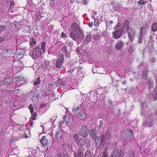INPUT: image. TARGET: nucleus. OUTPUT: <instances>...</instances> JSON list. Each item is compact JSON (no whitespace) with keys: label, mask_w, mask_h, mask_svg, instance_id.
Instances as JSON below:
<instances>
[{"label":"nucleus","mask_w":157,"mask_h":157,"mask_svg":"<svg viewBox=\"0 0 157 157\" xmlns=\"http://www.w3.org/2000/svg\"><path fill=\"white\" fill-rule=\"evenodd\" d=\"M40 142L43 146H46L48 144V140L45 136H44L41 138Z\"/></svg>","instance_id":"20"},{"label":"nucleus","mask_w":157,"mask_h":157,"mask_svg":"<svg viewBox=\"0 0 157 157\" xmlns=\"http://www.w3.org/2000/svg\"><path fill=\"white\" fill-rule=\"evenodd\" d=\"M96 130L94 128L90 130V135L92 138L95 139V137L96 136Z\"/></svg>","instance_id":"25"},{"label":"nucleus","mask_w":157,"mask_h":157,"mask_svg":"<svg viewBox=\"0 0 157 157\" xmlns=\"http://www.w3.org/2000/svg\"><path fill=\"white\" fill-rule=\"evenodd\" d=\"M91 156L92 155L90 153L87 151L85 153V157H91Z\"/></svg>","instance_id":"46"},{"label":"nucleus","mask_w":157,"mask_h":157,"mask_svg":"<svg viewBox=\"0 0 157 157\" xmlns=\"http://www.w3.org/2000/svg\"><path fill=\"white\" fill-rule=\"evenodd\" d=\"M13 78L12 77H8L6 78L3 81L0 82V86H2L5 84V83L9 84L12 82Z\"/></svg>","instance_id":"13"},{"label":"nucleus","mask_w":157,"mask_h":157,"mask_svg":"<svg viewBox=\"0 0 157 157\" xmlns=\"http://www.w3.org/2000/svg\"><path fill=\"white\" fill-rule=\"evenodd\" d=\"M45 42H42L41 45V50H42L43 52L44 53L45 52Z\"/></svg>","instance_id":"32"},{"label":"nucleus","mask_w":157,"mask_h":157,"mask_svg":"<svg viewBox=\"0 0 157 157\" xmlns=\"http://www.w3.org/2000/svg\"><path fill=\"white\" fill-rule=\"evenodd\" d=\"M104 123V121L103 120L100 121L99 122V127L101 128L103 127Z\"/></svg>","instance_id":"52"},{"label":"nucleus","mask_w":157,"mask_h":157,"mask_svg":"<svg viewBox=\"0 0 157 157\" xmlns=\"http://www.w3.org/2000/svg\"><path fill=\"white\" fill-rule=\"evenodd\" d=\"M62 50L63 53L65 54H66L67 55L69 54V52H68L66 47H63L62 48Z\"/></svg>","instance_id":"35"},{"label":"nucleus","mask_w":157,"mask_h":157,"mask_svg":"<svg viewBox=\"0 0 157 157\" xmlns=\"http://www.w3.org/2000/svg\"><path fill=\"white\" fill-rule=\"evenodd\" d=\"M36 42L35 40L33 38H32L31 39V41L30 42V47L32 48V46L34 45H35L36 44Z\"/></svg>","instance_id":"33"},{"label":"nucleus","mask_w":157,"mask_h":157,"mask_svg":"<svg viewBox=\"0 0 157 157\" xmlns=\"http://www.w3.org/2000/svg\"><path fill=\"white\" fill-rule=\"evenodd\" d=\"M78 115V117L81 120L85 119L87 117L86 114L83 110L81 111Z\"/></svg>","instance_id":"18"},{"label":"nucleus","mask_w":157,"mask_h":157,"mask_svg":"<svg viewBox=\"0 0 157 157\" xmlns=\"http://www.w3.org/2000/svg\"><path fill=\"white\" fill-rule=\"evenodd\" d=\"M121 26V24L120 23H117L116 26L114 28V30L116 29H120Z\"/></svg>","instance_id":"47"},{"label":"nucleus","mask_w":157,"mask_h":157,"mask_svg":"<svg viewBox=\"0 0 157 157\" xmlns=\"http://www.w3.org/2000/svg\"><path fill=\"white\" fill-rule=\"evenodd\" d=\"M108 106L107 108V110H109L110 112H113L114 111L113 106V103L111 101H109L108 102Z\"/></svg>","instance_id":"17"},{"label":"nucleus","mask_w":157,"mask_h":157,"mask_svg":"<svg viewBox=\"0 0 157 157\" xmlns=\"http://www.w3.org/2000/svg\"><path fill=\"white\" fill-rule=\"evenodd\" d=\"M119 152V150L117 149H114L113 153L109 157H117V154Z\"/></svg>","instance_id":"29"},{"label":"nucleus","mask_w":157,"mask_h":157,"mask_svg":"<svg viewBox=\"0 0 157 157\" xmlns=\"http://www.w3.org/2000/svg\"><path fill=\"white\" fill-rule=\"evenodd\" d=\"M76 144L78 145L80 147L82 148V147L84 145V140L80 138V140H79L76 142Z\"/></svg>","instance_id":"26"},{"label":"nucleus","mask_w":157,"mask_h":157,"mask_svg":"<svg viewBox=\"0 0 157 157\" xmlns=\"http://www.w3.org/2000/svg\"><path fill=\"white\" fill-rule=\"evenodd\" d=\"M85 143L87 146H88V145H90V140H87L86 141Z\"/></svg>","instance_id":"55"},{"label":"nucleus","mask_w":157,"mask_h":157,"mask_svg":"<svg viewBox=\"0 0 157 157\" xmlns=\"http://www.w3.org/2000/svg\"><path fill=\"white\" fill-rule=\"evenodd\" d=\"M74 69L72 70L71 68L70 70L68 71V72L70 73H72L73 71H74Z\"/></svg>","instance_id":"61"},{"label":"nucleus","mask_w":157,"mask_h":157,"mask_svg":"<svg viewBox=\"0 0 157 157\" xmlns=\"http://www.w3.org/2000/svg\"><path fill=\"white\" fill-rule=\"evenodd\" d=\"M146 3V0H140L138 2V4L140 5H142Z\"/></svg>","instance_id":"45"},{"label":"nucleus","mask_w":157,"mask_h":157,"mask_svg":"<svg viewBox=\"0 0 157 157\" xmlns=\"http://www.w3.org/2000/svg\"><path fill=\"white\" fill-rule=\"evenodd\" d=\"M93 23L92 22H90L88 24L90 28L92 27L93 26Z\"/></svg>","instance_id":"58"},{"label":"nucleus","mask_w":157,"mask_h":157,"mask_svg":"<svg viewBox=\"0 0 157 157\" xmlns=\"http://www.w3.org/2000/svg\"><path fill=\"white\" fill-rule=\"evenodd\" d=\"M147 29L144 27H142L140 28V31L139 33L140 35L142 36H144L146 35L147 31Z\"/></svg>","instance_id":"21"},{"label":"nucleus","mask_w":157,"mask_h":157,"mask_svg":"<svg viewBox=\"0 0 157 157\" xmlns=\"http://www.w3.org/2000/svg\"><path fill=\"white\" fill-rule=\"evenodd\" d=\"M128 36L129 40L131 41H133L134 39V32L132 31L130 32L129 31L128 32Z\"/></svg>","instance_id":"24"},{"label":"nucleus","mask_w":157,"mask_h":157,"mask_svg":"<svg viewBox=\"0 0 157 157\" xmlns=\"http://www.w3.org/2000/svg\"><path fill=\"white\" fill-rule=\"evenodd\" d=\"M42 52L39 46H37L33 50L32 53V57L33 58L36 59L40 56Z\"/></svg>","instance_id":"3"},{"label":"nucleus","mask_w":157,"mask_h":157,"mask_svg":"<svg viewBox=\"0 0 157 157\" xmlns=\"http://www.w3.org/2000/svg\"><path fill=\"white\" fill-rule=\"evenodd\" d=\"M153 117L152 115L149 116L147 118V120H145L144 122V125L145 127L147 126L148 127H151L152 126V120L151 119Z\"/></svg>","instance_id":"6"},{"label":"nucleus","mask_w":157,"mask_h":157,"mask_svg":"<svg viewBox=\"0 0 157 157\" xmlns=\"http://www.w3.org/2000/svg\"><path fill=\"white\" fill-rule=\"evenodd\" d=\"M29 109L30 110V112L32 113L33 112L34 110L33 106L32 105L30 104L29 106Z\"/></svg>","instance_id":"49"},{"label":"nucleus","mask_w":157,"mask_h":157,"mask_svg":"<svg viewBox=\"0 0 157 157\" xmlns=\"http://www.w3.org/2000/svg\"><path fill=\"white\" fill-rule=\"evenodd\" d=\"M4 40V38L0 37V43H2Z\"/></svg>","instance_id":"60"},{"label":"nucleus","mask_w":157,"mask_h":157,"mask_svg":"<svg viewBox=\"0 0 157 157\" xmlns=\"http://www.w3.org/2000/svg\"><path fill=\"white\" fill-rule=\"evenodd\" d=\"M152 31L155 32L157 31V22L154 23L151 26Z\"/></svg>","instance_id":"27"},{"label":"nucleus","mask_w":157,"mask_h":157,"mask_svg":"<svg viewBox=\"0 0 157 157\" xmlns=\"http://www.w3.org/2000/svg\"><path fill=\"white\" fill-rule=\"evenodd\" d=\"M155 61V60L154 59H152L151 60V62L152 63H154Z\"/></svg>","instance_id":"63"},{"label":"nucleus","mask_w":157,"mask_h":157,"mask_svg":"<svg viewBox=\"0 0 157 157\" xmlns=\"http://www.w3.org/2000/svg\"><path fill=\"white\" fill-rule=\"evenodd\" d=\"M124 46V43L120 40L117 42L115 47L117 49L120 50L123 48Z\"/></svg>","instance_id":"15"},{"label":"nucleus","mask_w":157,"mask_h":157,"mask_svg":"<svg viewBox=\"0 0 157 157\" xmlns=\"http://www.w3.org/2000/svg\"><path fill=\"white\" fill-rule=\"evenodd\" d=\"M28 137V136L27 134L25 133L24 132H23L22 133H21L20 135V136L19 138H27Z\"/></svg>","instance_id":"41"},{"label":"nucleus","mask_w":157,"mask_h":157,"mask_svg":"<svg viewBox=\"0 0 157 157\" xmlns=\"http://www.w3.org/2000/svg\"><path fill=\"white\" fill-rule=\"evenodd\" d=\"M128 157H137L136 156H135L134 153L132 151H130L128 155Z\"/></svg>","instance_id":"39"},{"label":"nucleus","mask_w":157,"mask_h":157,"mask_svg":"<svg viewBox=\"0 0 157 157\" xmlns=\"http://www.w3.org/2000/svg\"><path fill=\"white\" fill-rule=\"evenodd\" d=\"M93 38L94 40H98L99 39V36L97 35H94L93 36Z\"/></svg>","instance_id":"54"},{"label":"nucleus","mask_w":157,"mask_h":157,"mask_svg":"<svg viewBox=\"0 0 157 157\" xmlns=\"http://www.w3.org/2000/svg\"><path fill=\"white\" fill-rule=\"evenodd\" d=\"M62 146L63 148L65 147L66 146V144H63L62 145Z\"/></svg>","instance_id":"64"},{"label":"nucleus","mask_w":157,"mask_h":157,"mask_svg":"<svg viewBox=\"0 0 157 157\" xmlns=\"http://www.w3.org/2000/svg\"><path fill=\"white\" fill-rule=\"evenodd\" d=\"M153 97H154V100L155 101L157 99V88L155 89V91L153 93Z\"/></svg>","instance_id":"38"},{"label":"nucleus","mask_w":157,"mask_h":157,"mask_svg":"<svg viewBox=\"0 0 157 157\" xmlns=\"http://www.w3.org/2000/svg\"><path fill=\"white\" fill-rule=\"evenodd\" d=\"M17 140L16 139H15V138H12L10 140V143H12L14 142L15 141H16Z\"/></svg>","instance_id":"57"},{"label":"nucleus","mask_w":157,"mask_h":157,"mask_svg":"<svg viewBox=\"0 0 157 157\" xmlns=\"http://www.w3.org/2000/svg\"><path fill=\"white\" fill-rule=\"evenodd\" d=\"M143 36H142L141 35H140L139 34L138 37V43L139 44H141L143 42Z\"/></svg>","instance_id":"44"},{"label":"nucleus","mask_w":157,"mask_h":157,"mask_svg":"<svg viewBox=\"0 0 157 157\" xmlns=\"http://www.w3.org/2000/svg\"><path fill=\"white\" fill-rule=\"evenodd\" d=\"M150 43V42L148 41V45L147 46V48L149 52H152L154 50L153 42H152L151 43V45H150L149 44Z\"/></svg>","instance_id":"23"},{"label":"nucleus","mask_w":157,"mask_h":157,"mask_svg":"<svg viewBox=\"0 0 157 157\" xmlns=\"http://www.w3.org/2000/svg\"><path fill=\"white\" fill-rule=\"evenodd\" d=\"M71 37L74 40H77L79 37L78 33L72 32L70 33Z\"/></svg>","instance_id":"14"},{"label":"nucleus","mask_w":157,"mask_h":157,"mask_svg":"<svg viewBox=\"0 0 157 157\" xmlns=\"http://www.w3.org/2000/svg\"><path fill=\"white\" fill-rule=\"evenodd\" d=\"M63 60L64 56L63 54L61 53L59 56L56 62V66L57 68L61 69L63 67L62 66L63 63Z\"/></svg>","instance_id":"2"},{"label":"nucleus","mask_w":157,"mask_h":157,"mask_svg":"<svg viewBox=\"0 0 157 157\" xmlns=\"http://www.w3.org/2000/svg\"><path fill=\"white\" fill-rule=\"evenodd\" d=\"M52 63L50 61L46 60L45 62V67L46 69L48 70V73L50 74V71L51 70Z\"/></svg>","instance_id":"12"},{"label":"nucleus","mask_w":157,"mask_h":157,"mask_svg":"<svg viewBox=\"0 0 157 157\" xmlns=\"http://www.w3.org/2000/svg\"><path fill=\"white\" fill-rule=\"evenodd\" d=\"M36 113H33L31 116L32 119L33 120H35L36 119Z\"/></svg>","instance_id":"48"},{"label":"nucleus","mask_w":157,"mask_h":157,"mask_svg":"<svg viewBox=\"0 0 157 157\" xmlns=\"http://www.w3.org/2000/svg\"><path fill=\"white\" fill-rule=\"evenodd\" d=\"M61 36L63 37L66 38L67 37V35L64 33L63 32H62L61 34Z\"/></svg>","instance_id":"56"},{"label":"nucleus","mask_w":157,"mask_h":157,"mask_svg":"<svg viewBox=\"0 0 157 157\" xmlns=\"http://www.w3.org/2000/svg\"><path fill=\"white\" fill-rule=\"evenodd\" d=\"M7 29L6 25H2L0 26V33L3 32Z\"/></svg>","instance_id":"31"},{"label":"nucleus","mask_w":157,"mask_h":157,"mask_svg":"<svg viewBox=\"0 0 157 157\" xmlns=\"http://www.w3.org/2000/svg\"><path fill=\"white\" fill-rule=\"evenodd\" d=\"M28 95L31 98H33L35 97L36 96V99L38 101V95H37L34 94L33 91L31 90L30 92L28 94Z\"/></svg>","instance_id":"19"},{"label":"nucleus","mask_w":157,"mask_h":157,"mask_svg":"<svg viewBox=\"0 0 157 157\" xmlns=\"http://www.w3.org/2000/svg\"><path fill=\"white\" fill-rule=\"evenodd\" d=\"M66 44L67 45H68V46H71V43L70 42L67 40L66 41Z\"/></svg>","instance_id":"59"},{"label":"nucleus","mask_w":157,"mask_h":157,"mask_svg":"<svg viewBox=\"0 0 157 157\" xmlns=\"http://www.w3.org/2000/svg\"><path fill=\"white\" fill-rule=\"evenodd\" d=\"M98 157H108V152L107 150L105 149L103 152L102 154H100L98 155Z\"/></svg>","instance_id":"28"},{"label":"nucleus","mask_w":157,"mask_h":157,"mask_svg":"<svg viewBox=\"0 0 157 157\" xmlns=\"http://www.w3.org/2000/svg\"><path fill=\"white\" fill-rule=\"evenodd\" d=\"M40 78L39 77H38L37 78L36 80L34 82V85H36L38 84H39L40 82Z\"/></svg>","instance_id":"43"},{"label":"nucleus","mask_w":157,"mask_h":157,"mask_svg":"<svg viewBox=\"0 0 157 157\" xmlns=\"http://www.w3.org/2000/svg\"><path fill=\"white\" fill-rule=\"evenodd\" d=\"M24 79V78L22 77H17L13 79L12 82H15L17 84H23Z\"/></svg>","instance_id":"10"},{"label":"nucleus","mask_w":157,"mask_h":157,"mask_svg":"<svg viewBox=\"0 0 157 157\" xmlns=\"http://www.w3.org/2000/svg\"><path fill=\"white\" fill-rule=\"evenodd\" d=\"M105 139V137L104 136H100V139L101 141V145L103 144Z\"/></svg>","instance_id":"51"},{"label":"nucleus","mask_w":157,"mask_h":157,"mask_svg":"<svg viewBox=\"0 0 157 157\" xmlns=\"http://www.w3.org/2000/svg\"><path fill=\"white\" fill-rule=\"evenodd\" d=\"M98 20L97 19H95L94 20V25L95 26H98Z\"/></svg>","instance_id":"53"},{"label":"nucleus","mask_w":157,"mask_h":157,"mask_svg":"<svg viewBox=\"0 0 157 157\" xmlns=\"http://www.w3.org/2000/svg\"><path fill=\"white\" fill-rule=\"evenodd\" d=\"M62 136V133L61 132H58L56 134L55 136L57 138H60Z\"/></svg>","instance_id":"40"},{"label":"nucleus","mask_w":157,"mask_h":157,"mask_svg":"<svg viewBox=\"0 0 157 157\" xmlns=\"http://www.w3.org/2000/svg\"><path fill=\"white\" fill-rule=\"evenodd\" d=\"M89 130L86 126L82 125L80 130L79 134L84 137H87L88 135Z\"/></svg>","instance_id":"4"},{"label":"nucleus","mask_w":157,"mask_h":157,"mask_svg":"<svg viewBox=\"0 0 157 157\" xmlns=\"http://www.w3.org/2000/svg\"><path fill=\"white\" fill-rule=\"evenodd\" d=\"M8 52V51L6 49L3 50H0V53H2V55L0 54V59L2 58H5L6 57L7 53Z\"/></svg>","instance_id":"16"},{"label":"nucleus","mask_w":157,"mask_h":157,"mask_svg":"<svg viewBox=\"0 0 157 157\" xmlns=\"http://www.w3.org/2000/svg\"><path fill=\"white\" fill-rule=\"evenodd\" d=\"M142 78L144 79H146L147 78V71L146 70L145 71H144L143 72V75L142 76Z\"/></svg>","instance_id":"37"},{"label":"nucleus","mask_w":157,"mask_h":157,"mask_svg":"<svg viewBox=\"0 0 157 157\" xmlns=\"http://www.w3.org/2000/svg\"><path fill=\"white\" fill-rule=\"evenodd\" d=\"M74 154L75 157H82L81 150L80 148H78L77 150L74 152Z\"/></svg>","instance_id":"22"},{"label":"nucleus","mask_w":157,"mask_h":157,"mask_svg":"<svg viewBox=\"0 0 157 157\" xmlns=\"http://www.w3.org/2000/svg\"><path fill=\"white\" fill-rule=\"evenodd\" d=\"M129 24L128 20H125L122 24V28L123 29H124L125 31H128L129 29H131V28L129 27Z\"/></svg>","instance_id":"7"},{"label":"nucleus","mask_w":157,"mask_h":157,"mask_svg":"<svg viewBox=\"0 0 157 157\" xmlns=\"http://www.w3.org/2000/svg\"><path fill=\"white\" fill-rule=\"evenodd\" d=\"M113 33V37L115 39L119 38L121 35L122 32L120 29H117Z\"/></svg>","instance_id":"8"},{"label":"nucleus","mask_w":157,"mask_h":157,"mask_svg":"<svg viewBox=\"0 0 157 157\" xmlns=\"http://www.w3.org/2000/svg\"><path fill=\"white\" fill-rule=\"evenodd\" d=\"M86 34L85 39L86 43L88 44L93 39V36L91 33L90 32H86Z\"/></svg>","instance_id":"11"},{"label":"nucleus","mask_w":157,"mask_h":157,"mask_svg":"<svg viewBox=\"0 0 157 157\" xmlns=\"http://www.w3.org/2000/svg\"><path fill=\"white\" fill-rule=\"evenodd\" d=\"M80 106L77 105L76 106H75L74 109H72V111L74 112V113H77V112L80 109L79 107Z\"/></svg>","instance_id":"36"},{"label":"nucleus","mask_w":157,"mask_h":157,"mask_svg":"<svg viewBox=\"0 0 157 157\" xmlns=\"http://www.w3.org/2000/svg\"><path fill=\"white\" fill-rule=\"evenodd\" d=\"M23 63L20 61L13 62L12 70L13 72L17 73L23 69Z\"/></svg>","instance_id":"1"},{"label":"nucleus","mask_w":157,"mask_h":157,"mask_svg":"<svg viewBox=\"0 0 157 157\" xmlns=\"http://www.w3.org/2000/svg\"><path fill=\"white\" fill-rule=\"evenodd\" d=\"M95 142L96 144L101 145V141L100 139V136H97L95 139Z\"/></svg>","instance_id":"34"},{"label":"nucleus","mask_w":157,"mask_h":157,"mask_svg":"<svg viewBox=\"0 0 157 157\" xmlns=\"http://www.w3.org/2000/svg\"><path fill=\"white\" fill-rule=\"evenodd\" d=\"M125 139L129 140L133 138V135L132 131L130 129H128L125 131Z\"/></svg>","instance_id":"5"},{"label":"nucleus","mask_w":157,"mask_h":157,"mask_svg":"<svg viewBox=\"0 0 157 157\" xmlns=\"http://www.w3.org/2000/svg\"><path fill=\"white\" fill-rule=\"evenodd\" d=\"M124 153L123 151H121L118 154V157H123Z\"/></svg>","instance_id":"50"},{"label":"nucleus","mask_w":157,"mask_h":157,"mask_svg":"<svg viewBox=\"0 0 157 157\" xmlns=\"http://www.w3.org/2000/svg\"><path fill=\"white\" fill-rule=\"evenodd\" d=\"M71 28L73 32L79 33L80 31V29L79 25L76 23H73L71 26Z\"/></svg>","instance_id":"9"},{"label":"nucleus","mask_w":157,"mask_h":157,"mask_svg":"<svg viewBox=\"0 0 157 157\" xmlns=\"http://www.w3.org/2000/svg\"><path fill=\"white\" fill-rule=\"evenodd\" d=\"M74 139L75 141L77 142L80 138H79V136L78 134L75 133L74 135Z\"/></svg>","instance_id":"30"},{"label":"nucleus","mask_w":157,"mask_h":157,"mask_svg":"<svg viewBox=\"0 0 157 157\" xmlns=\"http://www.w3.org/2000/svg\"><path fill=\"white\" fill-rule=\"evenodd\" d=\"M10 92L12 93H15L16 94H19V89L18 88H16L15 90H11Z\"/></svg>","instance_id":"42"},{"label":"nucleus","mask_w":157,"mask_h":157,"mask_svg":"<svg viewBox=\"0 0 157 157\" xmlns=\"http://www.w3.org/2000/svg\"><path fill=\"white\" fill-rule=\"evenodd\" d=\"M87 3V0H84L83 2V4L86 5V3Z\"/></svg>","instance_id":"62"}]
</instances>
